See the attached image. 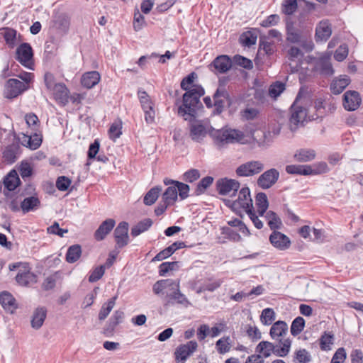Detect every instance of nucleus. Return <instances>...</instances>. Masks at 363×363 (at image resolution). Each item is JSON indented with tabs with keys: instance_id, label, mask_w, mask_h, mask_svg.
<instances>
[{
	"instance_id": "obj_1",
	"label": "nucleus",
	"mask_w": 363,
	"mask_h": 363,
	"mask_svg": "<svg viewBox=\"0 0 363 363\" xmlns=\"http://www.w3.org/2000/svg\"><path fill=\"white\" fill-rule=\"evenodd\" d=\"M195 74L191 73L184 78L181 87L186 92L183 95L182 104L178 108V114L185 121H191L196 114V109L201 106L200 98L204 94L203 89L199 85H192Z\"/></svg>"
},
{
	"instance_id": "obj_2",
	"label": "nucleus",
	"mask_w": 363,
	"mask_h": 363,
	"mask_svg": "<svg viewBox=\"0 0 363 363\" xmlns=\"http://www.w3.org/2000/svg\"><path fill=\"white\" fill-rule=\"evenodd\" d=\"M152 291L156 295L162 296L165 306L178 304L188 308L191 305L187 297L180 291L179 280H159L154 284Z\"/></svg>"
},
{
	"instance_id": "obj_3",
	"label": "nucleus",
	"mask_w": 363,
	"mask_h": 363,
	"mask_svg": "<svg viewBox=\"0 0 363 363\" xmlns=\"http://www.w3.org/2000/svg\"><path fill=\"white\" fill-rule=\"evenodd\" d=\"M210 136L215 145L219 148L224 147L229 144H245L247 141L243 132L230 128H211Z\"/></svg>"
},
{
	"instance_id": "obj_4",
	"label": "nucleus",
	"mask_w": 363,
	"mask_h": 363,
	"mask_svg": "<svg viewBox=\"0 0 363 363\" xmlns=\"http://www.w3.org/2000/svg\"><path fill=\"white\" fill-rule=\"evenodd\" d=\"M229 206L236 214L242 216L243 213L253 208V202L250 195V191L247 187L242 188L238 194L237 199L228 201Z\"/></svg>"
},
{
	"instance_id": "obj_5",
	"label": "nucleus",
	"mask_w": 363,
	"mask_h": 363,
	"mask_svg": "<svg viewBox=\"0 0 363 363\" xmlns=\"http://www.w3.org/2000/svg\"><path fill=\"white\" fill-rule=\"evenodd\" d=\"M10 271L18 269L16 277V282L23 286H28L30 283L35 282V275L30 272V268L26 262H16L9 266Z\"/></svg>"
},
{
	"instance_id": "obj_6",
	"label": "nucleus",
	"mask_w": 363,
	"mask_h": 363,
	"mask_svg": "<svg viewBox=\"0 0 363 363\" xmlns=\"http://www.w3.org/2000/svg\"><path fill=\"white\" fill-rule=\"evenodd\" d=\"M16 60L27 69H34L33 52L29 43H21L16 48Z\"/></svg>"
},
{
	"instance_id": "obj_7",
	"label": "nucleus",
	"mask_w": 363,
	"mask_h": 363,
	"mask_svg": "<svg viewBox=\"0 0 363 363\" xmlns=\"http://www.w3.org/2000/svg\"><path fill=\"white\" fill-rule=\"evenodd\" d=\"M211 128H213L208 124L201 121L191 123L189 129L190 138L194 142L201 143L208 133L210 135Z\"/></svg>"
},
{
	"instance_id": "obj_8",
	"label": "nucleus",
	"mask_w": 363,
	"mask_h": 363,
	"mask_svg": "<svg viewBox=\"0 0 363 363\" xmlns=\"http://www.w3.org/2000/svg\"><path fill=\"white\" fill-rule=\"evenodd\" d=\"M28 89V86L16 79H9L4 86V96L6 99H13Z\"/></svg>"
},
{
	"instance_id": "obj_9",
	"label": "nucleus",
	"mask_w": 363,
	"mask_h": 363,
	"mask_svg": "<svg viewBox=\"0 0 363 363\" xmlns=\"http://www.w3.org/2000/svg\"><path fill=\"white\" fill-rule=\"evenodd\" d=\"M264 168L261 161L252 160L240 165L236 169V174L240 177H252L260 173Z\"/></svg>"
},
{
	"instance_id": "obj_10",
	"label": "nucleus",
	"mask_w": 363,
	"mask_h": 363,
	"mask_svg": "<svg viewBox=\"0 0 363 363\" xmlns=\"http://www.w3.org/2000/svg\"><path fill=\"white\" fill-rule=\"evenodd\" d=\"M198 344L196 341H189L186 344L178 346L174 352L175 361L184 363L186 359L196 350Z\"/></svg>"
},
{
	"instance_id": "obj_11",
	"label": "nucleus",
	"mask_w": 363,
	"mask_h": 363,
	"mask_svg": "<svg viewBox=\"0 0 363 363\" xmlns=\"http://www.w3.org/2000/svg\"><path fill=\"white\" fill-rule=\"evenodd\" d=\"M306 117V108L295 104L292 105L291 107V117L289 118L290 129L294 131L300 125H303Z\"/></svg>"
},
{
	"instance_id": "obj_12",
	"label": "nucleus",
	"mask_w": 363,
	"mask_h": 363,
	"mask_svg": "<svg viewBox=\"0 0 363 363\" xmlns=\"http://www.w3.org/2000/svg\"><path fill=\"white\" fill-rule=\"evenodd\" d=\"M279 178V172L274 168L263 172L258 178L257 185L262 189H268L274 185Z\"/></svg>"
},
{
	"instance_id": "obj_13",
	"label": "nucleus",
	"mask_w": 363,
	"mask_h": 363,
	"mask_svg": "<svg viewBox=\"0 0 363 363\" xmlns=\"http://www.w3.org/2000/svg\"><path fill=\"white\" fill-rule=\"evenodd\" d=\"M239 188L240 183L235 179L224 178L217 182V189L221 195H233Z\"/></svg>"
},
{
	"instance_id": "obj_14",
	"label": "nucleus",
	"mask_w": 363,
	"mask_h": 363,
	"mask_svg": "<svg viewBox=\"0 0 363 363\" xmlns=\"http://www.w3.org/2000/svg\"><path fill=\"white\" fill-rule=\"evenodd\" d=\"M269 241L273 247L279 250H286L291 246L289 238L277 230H274L270 235Z\"/></svg>"
},
{
	"instance_id": "obj_15",
	"label": "nucleus",
	"mask_w": 363,
	"mask_h": 363,
	"mask_svg": "<svg viewBox=\"0 0 363 363\" xmlns=\"http://www.w3.org/2000/svg\"><path fill=\"white\" fill-rule=\"evenodd\" d=\"M128 223L127 222H121L114 230V237L118 247L121 248L127 245L129 240L128 237Z\"/></svg>"
},
{
	"instance_id": "obj_16",
	"label": "nucleus",
	"mask_w": 363,
	"mask_h": 363,
	"mask_svg": "<svg viewBox=\"0 0 363 363\" xmlns=\"http://www.w3.org/2000/svg\"><path fill=\"white\" fill-rule=\"evenodd\" d=\"M362 102L361 97L357 91H347L343 96V106L350 111H355Z\"/></svg>"
},
{
	"instance_id": "obj_17",
	"label": "nucleus",
	"mask_w": 363,
	"mask_h": 363,
	"mask_svg": "<svg viewBox=\"0 0 363 363\" xmlns=\"http://www.w3.org/2000/svg\"><path fill=\"white\" fill-rule=\"evenodd\" d=\"M213 104L216 111L220 113L227 105H230V98L228 91L224 87L218 88L213 95Z\"/></svg>"
},
{
	"instance_id": "obj_18",
	"label": "nucleus",
	"mask_w": 363,
	"mask_h": 363,
	"mask_svg": "<svg viewBox=\"0 0 363 363\" xmlns=\"http://www.w3.org/2000/svg\"><path fill=\"white\" fill-rule=\"evenodd\" d=\"M332 34L331 25L328 21H321L315 28V40L317 42H325Z\"/></svg>"
},
{
	"instance_id": "obj_19",
	"label": "nucleus",
	"mask_w": 363,
	"mask_h": 363,
	"mask_svg": "<svg viewBox=\"0 0 363 363\" xmlns=\"http://www.w3.org/2000/svg\"><path fill=\"white\" fill-rule=\"evenodd\" d=\"M2 33V38H4L6 44L9 48H13L19 42H21V35L17 33V31L11 28H1Z\"/></svg>"
},
{
	"instance_id": "obj_20",
	"label": "nucleus",
	"mask_w": 363,
	"mask_h": 363,
	"mask_svg": "<svg viewBox=\"0 0 363 363\" xmlns=\"http://www.w3.org/2000/svg\"><path fill=\"white\" fill-rule=\"evenodd\" d=\"M58 104L65 105L68 102L69 90L63 83H57L50 90Z\"/></svg>"
},
{
	"instance_id": "obj_21",
	"label": "nucleus",
	"mask_w": 363,
	"mask_h": 363,
	"mask_svg": "<svg viewBox=\"0 0 363 363\" xmlns=\"http://www.w3.org/2000/svg\"><path fill=\"white\" fill-rule=\"evenodd\" d=\"M115 225L116 221L112 218H108L103 221L94 233L95 239L98 241L103 240L113 230Z\"/></svg>"
},
{
	"instance_id": "obj_22",
	"label": "nucleus",
	"mask_w": 363,
	"mask_h": 363,
	"mask_svg": "<svg viewBox=\"0 0 363 363\" xmlns=\"http://www.w3.org/2000/svg\"><path fill=\"white\" fill-rule=\"evenodd\" d=\"M185 247L186 245L182 241L175 242L157 254L156 256L152 259V262L162 261L170 257L176 250L184 248Z\"/></svg>"
},
{
	"instance_id": "obj_23",
	"label": "nucleus",
	"mask_w": 363,
	"mask_h": 363,
	"mask_svg": "<svg viewBox=\"0 0 363 363\" xmlns=\"http://www.w3.org/2000/svg\"><path fill=\"white\" fill-rule=\"evenodd\" d=\"M20 141L23 146L30 150H36L40 146L42 138L41 136L37 133L32 135L23 134L22 137L20 138Z\"/></svg>"
},
{
	"instance_id": "obj_24",
	"label": "nucleus",
	"mask_w": 363,
	"mask_h": 363,
	"mask_svg": "<svg viewBox=\"0 0 363 363\" xmlns=\"http://www.w3.org/2000/svg\"><path fill=\"white\" fill-rule=\"evenodd\" d=\"M288 325L284 321L275 322L270 328V336L273 340H279L280 337L286 334Z\"/></svg>"
},
{
	"instance_id": "obj_25",
	"label": "nucleus",
	"mask_w": 363,
	"mask_h": 363,
	"mask_svg": "<svg viewBox=\"0 0 363 363\" xmlns=\"http://www.w3.org/2000/svg\"><path fill=\"white\" fill-rule=\"evenodd\" d=\"M101 76L98 72H88L82 75L81 83L83 86L91 89L99 82Z\"/></svg>"
},
{
	"instance_id": "obj_26",
	"label": "nucleus",
	"mask_w": 363,
	"mask_h": 363,
	"mask_svg": "<svg viewBox=\"0 0 363 363\" xmlns=\"http://www.w3.org/2000/svg\"><path fill=\"white\" fill-rule=\"evenodd\" d=\"M330 60V59L329 55H325L319 58L316 63V69L318 70L321 74L330 76L334 73V70Z\"/></svg>"
},
{
	"instance_id": "obj_27",
	"label": "nucleus",
	"mask_w": 363,
	"mask_h": 363,
	"mask_svg": "<svg viewBox=\"0 0 363 363\" xmlns=\"http://www.w3.org/2000/svg\"><path fill=\"white\" fill-rule=\"evenodd\" d=\"M350 79L347 75H341L335 79L330 84V90L334 94H339L350 84Z\"/></svg>"
},
{
	"instance_id": "obj_28",
	"label": "nucleus",
	"mask_w": 363,
	"mask_h": 363,
	"mask_svg": "<svg viewBox=\"0 0 363 363\" xmlns=\"http://www.w3.org/2000/svg\"><path fill=\"white\" fill-rule=\"evenodd\" d=\"M212 65L220 73L226 72L232 66L230 58L227 55L217 57L213 62Z\"/></svg>"
},
{
	"instance_id": "obj_29",
	"label": "nucleus",
	"mask_w": 363,
	"mask_h": 363,
	"mask_svg": "<svg viewBox=\"0 0 363 363\" xmlns=\"http://www.w3.org/2000/svg\"><path fill=\"white\" fill-rule=\"evenodd\" d=\"M286 172L290 174L311 175L316 172L309 165L290 164L286 167Z\"/></svg>"
},
{
	"instance_id": "obj_30",
	"label": "nucleus",
	"mask_w": 363,
	"mask_h": 363,
	"mask_svg": "<svg viewBox=\"0 0 363 363\" xmlns=\"http://www.w3.org/2000/svg\"><path fill=\"white\" fill-rule=\"evenodd\" d=\"M47 311L45 308H38L33 312L31 319V326L33 328L38 330L43 325L46 318Z\"/></svg>"
},
{
	"instance_id": "obj_31",
	"label": "nucleus",
	"mask_w": 363,
	"mask_h": 363,
	"mask_svg": "<svg viewBox=\"0 0 363 363\" xmlns=\"http://www.w3.org/2000/svg\"><path fill=\"white\" fill-rule=\"evenodd\" d=\"M315 151L312 149H300L298 150L294 157L298 162H307L312 161L315 157Z\"/></svg>"
},
{
	"instance_id": "obj_32",
	"label": "nucleus",
	"mask_w": 363,
	"mask_h": 363,
	"mask_svg": "<svg viewBox=\"0 0 363 363\" xmlns=\"http://www.w3.org/2000/svg\"><path fill=\"white\" fill-rule=\"evenodd\" d=\"M255 205L259 216H264L269 206L267 196L265 193H258L255 197Z\"/></svg>"
},
{
	"instance_id": "obj_33",
	"label": "nucleus",
	"mask_w": 363,
	"mask_h": 363,
	"mask_svg": "<svg viewBox=\"0 0 363 363\" xmlns=\"http://www.w3.org/2000/svg\"><path fill=\"white\" fill-rule=\"evenodd\" d=\"M0 303L4 309L11 312L16 308L15 298L11 294L7 291L0 294Z\"/></svg>"
},
{
	"instance_id": "obj_34",
	"label": "nucleus",
	"mask_w": 363,
	"mask_h": 363,
	"mask_svg": "<svg viewBox=\"0 0 363 363\" xmlns=\"http://www.w3.org/2000/svg\"><path fill=\"white\" fill-rule=\"evenodd\" d=\"M276 350L274 344L268 341L260 342L256 347V352L259 353L262 358L269 357L272 353L274 354Z\"/></svg>"
},
{
	"instance_id": "obj_35",
	"label": "nucleus",
	"mask_w": 363,
	"mask_h": 363,
	"mask_svg": "<svg viewBox=\"0 0 363 363\" xmlns=\"http://www.w3.org/2000/svg\"><path fill=\"white\" fill-rule=\"evenodd\" d=\"M4 184L9 191H13L20 184L17 172L16 170L11 171L5 177Z\"/></svg>"
},
{
	"instance_id": "obj_36",
	"label": "nucleus",
	"mask_w": 363,
	"mask_h": 363,
	"mask_svg": "<svg viewBox=\"0 0 363 363\" xmlns=\"http://www.w3.org/2000/svg\"><path fill=\"white\" fill-rule=\"evenodd\" d=\"M152 225V220L150 218H145L135 224L131 229V235L137 237L141 233L147 231Z\"/></svg>"
},
{
	"instance_id": "obj_37",
	"label": "nucleus",
	"mask_w": 363,
	"mask_h": 363,
	"mask_svg": "<svg viewBox=\"0 0 363 363\" xmlns=\"http://www.w3.org/2000/svg\"><path fill=\"white\" fill-rule=\"evenodd\" d=\"M40 201L36 196H29L25 198L21 203V208L23 213H28L30 211H34L40 206Z\"/></svg>"
},
{
	"instance_id": "obj_38",
	"label": "nucleus",
	"mask_w": 363,
	"mask_h": 363,
	"mask_svg": "<svg viewBox=\"0 0 363 363\" xmlns=\"http://www.w3.org/2000/svg\"><path fill=\"white\" fill-rule=\"evenodd\" d=\"M178 194L175 186H170L167 188L162 194V201L166 206L173 205L177 200Z\"/></svg>"
},
{
	"instance_id": "obj_39",
	"label": "nucleus",
	"mask_w": 363,
	"mask_h": 363,
	"mask_svg": "<svg viewBox=\"0 0 363 363\" xmlns=\"http://www.w3.org/2000/svg\"><path fill=\"white\" fill-rule=\"evenodd\" d=\"M82 255V247L79 245L70 246L66 254V261L68 263H74Z\"/></svg>"
},
{
	"instance_id": "obj_40",
	"label": "nucleus",
	"mask_w": 363,
	"mask_h": 363,
	"mask_svg": "<svg viewBox=\"0 0 363 363\" xmlns=\"http://www.w3.org/2000/svg\"><path fill=\"white\" fill-rule=\"evenodd\" d=\"M116 298L117 296H114L103 304L99 313V319L100 320H105L109 315L115 306Z\"/></svg>"
},
{
	"instance_id": "obj_41",
	"label": "nucleus",
	"mask_w": 363,
	"mask_h": 363,
	"mask_svg": "<svg viewBox=\"0 0 363 363\" xmlns=\"http://www.w3.org/2000/svg\"><path fill=\"white\" fill-rule=\"evenodd\" d=\"M264 218L271 230H275L276 229L280 228L282 225L281 219L273 211H269L267 212Z\"/></svg>"
},
{
	"instance_id": "obj_42",
	"label": "nucleus",
	"mask_w": 363,
	"mask_h": 363,
	"mask_svg": "<svg viewBox=\"0 0 363 363\" xmlns=\"http://www.w3.org/2000/svg\"><path fill=\"white\" fill-rule=\"evenodd\" d=\"M216 347L219 354H225L230 350L231 341L230 337H223L216 343Z\"/></svg>"
},
{
	"instance_id": "obj_43",
	"label": "nucleus",
	"mask_w": 363,
	"mask_h": 363,
	"mask_svg": "<svg viewBox=\"0 0 363 363\" xmlns=\"http://www.w3.org/2000/svg\"><path fill=\"white\" fill-rule=\"evenodd\" d=\"M162 188L160 186H155L152 188L145 196L144 203L146 205L150 206L153 204L157 199Z\"/></svg>"
},
{
	"instance_id": "obj_44",
	"label": "nucleus",
	"mask_w": 363,
	"mask_h": 363,
	"mask_svg": "<svg viewBox=\"0 0 363 363\" xmlns=\"http://www.w3.org/2000/svg\"><path fill=\"white\" fill-rule=\"evenodd\" d=\"M278 341H279L281 347L274 351V354L278 357H286L290 352L291 341L289 338L283 341L279 339Z\"/></svg>"
},
{
	"instance_id": "obj_45",
	"label": "nucleus",
	"mask_w": 363,
	"mask_h": 363,
	"mask_svg": "<svg viewBox=\"0 0 363 363\" xmlns=\"http://www.w3.org/2000/svg\"><path fill=\"white\" fill-rule=\"evenodd\" d=\"M305 326V320L302 317L296 318L291 325V333L294 336H296L301 333Z\"/></svg>"
},
{
	"instance_id": "obj_46",
	"label": "nucleus",
	"mask_w": 363,
	"mask_h": 363,
	"mask_svg": "<svg viewBox=\"0 0 363 363\" xmlns=\"http://www.w3.org/2000/svg\"><path fill=\"white\" fill-rule=\"evenodd\" d=\"M275 320V313L273 309L267 308L262 311L260 320L262 324L269 325Z\"/></svg>"
},
{
	"instance_id": "obj_47",
	"label": "nucleus",
	"mask_w": 363,
	"mask_h": 363,
	"mask_svg": "<svg viewBox=\"0 0 363 363\" xmlns=\"http://www.w3.org/2000/svg\"><path fill=\"white\" fill-rule=\"evenodd\" d=\"M296 0H284L282 3L281 11L286 15H292L297 9Z\"/></svg>"
},
{
	"instance_id": "obj_48",
	"label": "nucleus",
	"mask_w": 363,
	"mask_h": 363,
	"mask_svg": "<svg viewBox=\"0 0 363 363\" xmlns=\"http://www.w3.org/2000/svg\"><path fill=\"white\" fill-rule=\"evenodd\" d=\"M139 100L143 110L150 108L154 106L153 102L151 101L149 95L145 91L139 90L138 92Z\"/></svg>"
},
{
	"instance_id": "obj_49",
	"label": "nucleus",
	"mask_w": 363,
	"mask_h": 363,
	"mask_svg": "<svg viewBox=\"0 0 363 363\" xmlns=\"http://www.w3.org/2000/svg\"><path fill=\"white\" fill-rule=\"evenodd\" d=\"M285 89V84L281 82H276L269 89V94L272 98L279 96Z\"/></svg>"
},
{
	"instance_id": "obj_50",
	"label": "nucleus",
	"mask_w": 363,
	"mask_h": 363,
	"mask_svg": "<svg viewBox=\"0 0 363 363\" xmlns=\"http://www.w3.org/2000/svg\"><path fill=\"white\" fill-rule=\"evenodd\" d=\"M122 123L121 121H115L111 125L108 130V135L111 139L116 140L121 135Z\"/></svg>"
},
{
	"instance_id": "obj_51",
	"label": "nucleus",
	"mask_w": 363,
	"mask_h": 363,
	"mask_svg": "<svg viewBox=\"0 0 363 363\" xmlns=\"http://www.w3.org/2000/svg\"><path fill=\"white\" fill-rule=\"evenodd\" d=\"M124 318V313L121 311H116L109 320L108 328L110 331L113 330L115 327L121 323Z\"/></svg>"
},
{
	"instance_id": "obj_52",
	"label": "nucleus",
	"mask_w": 363,
	"mask_h": 363,
	"mask_svg": "<svg viewBox=\"0 0 363 363\" xmlns=\"http://www.w3.org/2000/svg\"><path fill=\"white\" fill-rule=\"evenodd\" d=\"M286 31L287 41L292 43H296L300 42L301 35L299 32L297 30H296L293 26H287Z\"/></svg>"
},
{
	"instance_id": "obj_53",
	"label": "nucleus",
	"mask_w": 363,
	"mask_h": 363,
	"mask_svg": "<svg viewBox=\"0 0 363 363\" xmlns=\"http://www.w3.org/2000/svg\"><path fill=\"white\" fill-rule=\"evenodd\" d=\"M178 267L177 262H163L159 267V274L160 276H164L169 271L177 269Z\"/></svg>"
},
{
	"instance_id": "obj_54",
	"label": "nucleus",
	"mask_w": 363,
	"mask_h": 363,
	"mask_svg": "<svg viewBox=\"0 0 363 363\" xmlns=\"http://www.w3.org/2000/svg\"><path fill=\"white\" fill-rule=\"evenodd\" d=\"M175 186L177 187V194L181 199H185L189 196V186L182 182H176Z\"/></svg>"
},
{
	"instance_id": "obj_55",
	"label": "nucleus",
	"mask_w": 363,
	"mask_h": 363,
	"mask_svg": "<svg viewBox=\"0 0 363 363\" xmlns=\"http://www.w3.org/2000/svg\"><path fill=\"white\" fill-rule=\"evenodd\" d=\"M275 46L273 43L267 40H260L259 52H264V54L270 55L274 52Z\"/></svg>"
},
{
	"instance_id": "obj_56",
	"label": "nucleus",
	"mask_w": 363,
	"mask_h": 363,
	"mask_svg": "<svg viewBox=\"0 0 363 363\" xmlns=\"http://www.w3.org/2000/svg\"><path fill=\"white\" fill-rule=\"evenodd\" d=\"M200 176L201 174L198 169H191L183 174V180L186 182L192 183L196 181Z\"/></svg>"
},
{
	"instance_id": "obj_57",
	"label": "nucleus",
	"mask_w": 363,
	"mask_h": 363,
	"mask_svg": "<svg viewBox=\"0 0 363 363\" xmlns=\"http://www.w3.org/2000/svg\"><path fill=\"white\" fill-rule=\"evenodd\" d=\"M18 170L21 177L25 179L26 178H28L31 176L33 172V167L28 162H22Z\"/></svg>"
},
{
	"instance_id": "obj_58",
	"label": "nucleus",
	"mask_w": 363,
	"mask_h": 363,
	"mask_svg": "<svg viewBox=\"0 0 363 363\" xmlns=\"http://www.w3.org/2000/svg\"><path fill=\"white\" fill-rule=\"evenodd\" d=\"M348 55V48L347 45L345 44L341 45L338 47V48L336 50L334 58L338 61L342 62L343 61Z\"/></svg>"
},
{
	"instance_id": "obj_59",
	"label": "nucleus",
	"mask_w": 363,
	"mask_h": 363,
	"mask_svg": "<svg viewBox=\"0 0 363 363\" xmlns=\"http://www.w3.org/2000/svg\"><path fill=\"white\" fill-rule=\"evenodd\" d=\"M320 341V345L322 350H330V345L333 344V335L330 333H325L321 336Z\"/></svg>"
},
{
	"instance_id": "obj_60",
	"label": "nucleus",
	"mask_w": 363,
	"mask_h": 363,
	"mask_svg": "<svg viewBox=\"0 0 363 363\" xmlns=\"http://www.w3.org/2000/svg\"><path fill=\"white\" fill-rule=\"evenodd\" d=\"M16 150L15 147H8L4 152V158L8 163H13L16 160Z\"/></svg>"
},
{
	"instance_id": "obj_61",
	"label": "nucleus",
	"mask_w": 363,
	"mask_h": 363,
	"mask_svg": "<svg viewBox=\"0 0 363 363\" xmlns=\"http://www.w3.org/2000/svg\"><path fill=\"white\" fill-rule=\"evenodd\" d=\"M213 178L211 177H206L203 178L197 185L196 194H202L212 183Z\"/></svg>"
},
{
	"instance_id": "obj_62",
	"label": "nucleus",
	"mask_w": 363,
	"mask_h": 363,
	"mask_svg": "<svg viewBox=\"0 0 363 363\" xmlns=\"http://www.w3.org/2000/svg\"><path fill=\"white\" fill-rule=\"evenodd\" d=\"M104 272H105V267L103 265L95 268L91 273V274L89 277V281L90 282L97 281L103 277V275L104 274Z\"/></svg>"
},
{
	"instance_id": "obj_63",
	"label": "nucleus",
	"mask_w": 363,
	"mask_h": 363,
	"mask_svg": "<svg viewBox=\"0 0 363 363\" xmlns=\"http://www.w3.org/2000/svg\"><path fill=\"white\" fill-rule=\"evenodd\" d=\"M347 354L345 350L343 347H340L337 350L334 354L330 363H343L346 359Z\"/></svg>"
},
{
	"instance_id": "obj_64",
	"label": "nucleus",
	"mask_w": 363,
	"mask_h": 363,
	"mask_svg": "<svg viewBox=\"0 0 363 363\" xmlns=\"http://www.w3.org/2000/svg\"><path fill=\"white\" fill-rule=\"evenodd\" d=\"M296 363H308L311 361L310 355L306 350H300L296 354Z\"/></svg>"
}]
</instances>
